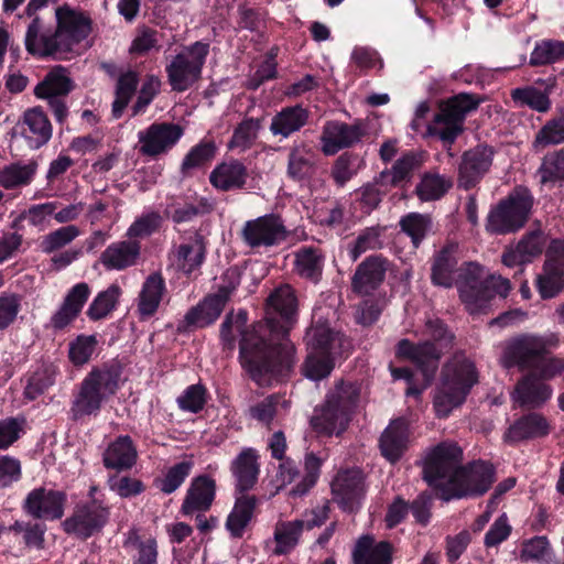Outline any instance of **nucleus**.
Wrapping results in <instances>:
<instances>
[{"label":"nucleus","mask_w":564,"mask_h":564,"mask_svg":"<svg viewBox=\"0 0 564 564\" xmlns=\"http://www.w3.org/2000/svg\"><path fill=\"white\" fill-rule=\"evenodd\" d=\"M297 301L290 285L275 289L268 299L267 317L242 330L247 313L228 314L221 324V339L230 347L234 332L241 333L240 362L259 384L267 383L290 366L292 347L285 336L294 323Z\"/></svg>","instance_id":"nucleus-1"},{"label":"nucleus","mask_w":564,"mask_h":564,"mask_svg":"<svg viewBox=\"0 0 564 564\" xmlns=\"http://www.w3.org/2000/svg\"><path fill=\"white\" fill-rule=\"evenodd\" d=\"M324 267V254L315 247H301L295 252V270L302 278L317 282Z\"/></svg>","instance_id":"nucleus-42"},{"label":"nucleus","mask_w":564,"mask_h":564,"mask_svg":"<svg viewBox=\"0 0 564 564\" xmlns=\"http://www.w3.org/2000/svg\"><path fill=\"white\" fill-rule=\"evenodd\" d=\"M64 501L61 491L35 488L26 496L24 509L34 518L58 519L64 513Z\"/></svg>","instance_id":"nucleus-23"},{"label":"nucleus","mask_w":564,"mask_h":564,"mask_svg":"<svg viewBox=\"0 0 564 564\" xmlns=\"http://www.w3.org/2000/svg\"><path fill=\"white\" fill-rule=\"evenodd\" d=\"M118 375L110 368H94L74 394L70 415L73 420L97 415L102 404L116 393Z\"/></svg>","instance_id":"nucleus-8"},{"label":"nucleus","mask_w":564,"mask_h":564,"mask_svg":"<svg viewBox=\"0 0 564 564\" xmlns=\"http://www.w3.org/2000/svg\"><path fill=\"white\" fill-rule=\"evenodd\" d=\"M138 452L132 440L124 435L111 442L104 452L102 460L106 468L127 470L135 464Z\"/></svg>","instance_id":"nucleus-33"},{"label":"nucleus","mask_w":564,"mask_h":564,"mask_svg":"<svg viewBox=\"0 0 564 564\" xmlns=\"http://www.w3.org/2000/svg\"><path fill=\"white\" fill-rule=\"evenodd\" d=\"M308 120V111L300 105L282 108L276 112L269 127L273 135L289 138L300 131Z\"/></svg>","instance_id":"nucleus-34"},{"label":"nucleus","mask_w":564,"mask_h":564,"mask_svg":"<svg viewBox=\"0 0 564 564\" xmlns=\"http://www.w3.org/2000/svg\"><path fill=\"white\" fill-rule=\"evenodd\" d=\"M138 83V74L133 70H128L119 77L116 89V99L112 104V113L115 118H119L122 115L123 109L127 107L137 89Z\"/></svg>","instance_id":"nucleus-50"},{"label":"nucleus","mask_w":564,"mask_h":564,"mask_svg":"<svg viewBox=\"0 0 564 564\" xmlns=\"http://www.w3.org/2000/svg\"><path fill=\"white\" fill-rule=\"evenodd\" d=\"M141 246L137 240H122L110 243L100 256L107 270L121 271L137 264Z\"/></svg>","instance_id":"nucleus-29"},{"label":"nucleus","mask_w":564,"mask_h":564,"mask_svg":"<svg viewBox=\"0 0 564 564\" xmlns=\"http://www.w3.org/2000/svg\"><path fill=\"white\" fill-rule=\"evenodd\" d=\"M532 204L533 198L527 188L514 189L491 209L487 217V230L492 234H508L520 229L529 217Z\"/></svg>","instance_id":"nucleus-9"},{"label":"nucleus","mask_w":564,"mask_h":564,"mask_svg":"<svg viewBox=\"0 0 564 564\" xmlns=\"http://www.w3.org/2000/svg\"><path fill=\"white\" fill-rule=\"evenodd\" d=\"M316 172V154L304 142L294 143L288 154L286 175L301 182L311 178Z\"/></svg>","instance_id":"nucleus-31"},{"label":"nucleus","mask_w":564,"mask_h":564,"mask_svg":"<svg viewBox=\"0 0 564 564\" xmlns=\"http://www.w3.org/2000/svg\"><path fill=\"white\" fill-rule=\"evenodd\" d=\"M184 133L180 124L154 122L138 132V150L142 155L158 158L171 151Z\"/></svg>","instance_id":"nucleus-15"},{"label":"nucleus","mask_w":564,"mask_h":564,"mask_svg":"<svg viewBox=\"0 0 564 564\" xmlns=\"http://www.w3.org/2000/svg\"><path fill=\"white\" fill-rule=\"evenodd\" d=\"M354 564H391V546L388 542H375L369 535L361 536L352 552Z\"/></svg>","instance_id":"nucleus-35"},{"label":"nucleus","mask_w":564,"mask_h":564,"mask_svg":"<svg viewBox=\"0 0 564 564\" xmlns=\"http://www.w3.org/2000/svg\"><path fill=\"white\" fill-rule=\"evenodd\" d=\"M359 388L351 382H340L327 394L326 401L316 408L311 419L312 427L326 435L341 433L348 425L357 405Z\"/></svg>","instance_id":"nucleus-7"},{"label":"nucleus","mask_w":564,"mask_h":564,"mask_svg":"<svg viewBox=\"0 0 564 564\" xmlns=\"http://www.w3.org/2000/svg\"><path fill=\"white\" fill-rule=\"evenodd\" d=\"M23 121L28 127L25 135L31 148L37 149L48 142L52 137V126L41 108L35 107L25 111Z\"/></svg>","instance_id":"nucleus-39"},{"label":"nucleus","mask_w":564,"mask_h":564,"mask_svg":"<svg viewBox=\"0 0 564 564\" xmlns=\"http://www.w3.org/2000/svg\"><path fill=\"white\" fill-rule=\"evenodd\" d=\"M557 338L555 335L546 337L524 335L507 341L500 357V362L505 368L514 366L521 369L533 366L535 360L542 356L549 347L555 346Z\"/></svg>","instance_id":"nucleus-13"},{"label":"nucleus","mask_w":564,"mask_h":564,"mask_svg":"<svg viewBox=\"0 0 564 564\" xmlns=\"http://www.w3.org/2000/svg\"><path fill=\"white\" fill-rule=\"evenodd\" d=\"M122 291L118 284H111L101 291L90 303L87 315L93 321L107 317L117 306Z\"/></svg>","instance_id":"nucleus-46"},{"label":"nucleus","mask_w":564,"mask_h":564,"mask_svg":"<svg viewBox=\"0 0 564 564\" xmlns=\"http://www.w3.org/2000/svg\"><path fill=\"white\" fill-rule=\"evenodd\" d=\"M254 501L252 498L245 497L237 500L234 510L227 519V529L235 536H240L243 529L252 517Z\"/></svg>","instance_id":"nucleus-53"},{"label":"nucleus","mask_w":564,"mask_h":564,"mask_svg":"<svg viewBox=\"0 0 564 564\" xmlns=\"http://www.w3.org/2000/svg\"><path fill=\"white\" fill-rule=\"evenodd\" d=\"M231 471L240 491L251 489L259 475L258 455L254 449H243L231 464Z\"/></svg>","instance_id":"nucleus-36"},{"label":"nucleus","mask_w":564,"mask_h":564,"mask_svg":"<svg viewBox=\"0 0 564 564\" xmlns=\"http://www.w3.org/2000/svg\"><path fill=\"white\" fill-rule=\"evenodd\" d=\"M55 17L57 28L54 33L45 29L41 17L33 18L24 39L25 50L30 54L62 58L90 33L89 19L69 7L57 8Z\"/></svg>","instance_id":"nucleus-3"},{"label":"nucleus","mask_w":564,"mask_h":564,"mask_svg":"<svg viewBox=\"0 0 564 564\" xmlns=\"http://www.w3.org/2000/svg\"><path fill=\"white\" fill-rule=\"evenodd\" d=\"M409 444V424L404 419L392 421L380 437L382 456L390 463H395L406 451Z\"/></svg>","instance_id":"nucleus-27"},{"label":"nucleus","mask_w":564,"mask_h":564,"mask_svg":"<svg viewBox=\"0 0 564 564\" xmlns=\"http://www.w3.org/2000/svg\"><path fill=\"white\" fill-rule=\"evenodd\" d=\"M460 462L462 451L453 443L437 445L425 457L423 477L445 501L481 496L494 482L490 464L479 460L460 467Z\"/></svg>","instance_id":"nucleus-2"},{"label":"nucleus","mask_w":564,"mask_h":564,"mask_svg":"<svg viewBox=\"0 0 564 564\" xmlns=\"http://www.w3.org/2000/svg\"><path fill=\"white\" fill-rule=\"evenodd\" d=\"M165 293V280L160 273L154 272L147 276L137 299V311L142 319L156 313Z\"/></svg>","instance_id":"nucleus-28"},{"label":"nucleus","mask_w":564,"mask_h":564,"mask_svg":"<svg viewBox=\"0 0 564 564\" xmlns=\"http://www.w3.org/2000/svg\"><path fill=\"white\" fill-rule=\"evenodd\" d=\"M205 253L203 236L194 232L174 249L171 254V263L177 271L191 275L204 263Z\"/></svg>","instance_id":"nucleus-21"},{"label":"nucleus","mask_w":564,"mask_h":564,"mask_svg":"<svg viewBox=\"0 0 564 564\" xmlns=\"http://www.w3.org/2000/svg\"><path fill=\"white\" fill-rule=\"evenodd\" d=\"M328 517V507H317L305 512L301 519L280 520L274 525L273 554L285 555L291 553L300 543L302 533L322 525Z\"/></svg>","instance_id":"nucleus-12"},{"label":"nucleus","mask_w":564,"mask_h":564,"mask_svg":"<svg viewBox=\"0 0 564 564\" xmlns=\"http://www.w3.org/2000/svg\"><path fill=\"white\" fill-rule=\"evenodd\" d=\"M520 560L539 564H558L545 536L525 540L521 545Z\"/></svg>","instance_id":"nucleus-45"},{"label":"nucleus","mask_w":564,"mask_h":564,"mask_svg":"<svg viewBox=\"0 0 564 564\" xmlns=\"http://www.w3.org/2000/svg\"><path fill=\"white\" fill-rule=\"evenodd\" d=\"M400 226L411 237L414 246H417L432 230V219L429 215L410 213L401 218Z\"/></svg>","instance_id":"nucleus-51"},{"label":"nucleus","mask_w":564,"mask_h":564,"mask_svg":"<svg viewBox=\"0 0 564 564\" xmlns=\"http://www.w3.org/2000/svg\"><path fill=\"white\" fill-rule=\"evenodd\" d=\"M492 156L494 150L486 145H478L466 151L458 169V185L465 189L476 186L489 171Z\"/></svg>","instance_id":"nucleus-18"},{"label":"nucleus","mask_w":564,"mask_h":564,"mask_svg":"<svg viewBox=\"0 0 564 564\" xmlns=\"http://www.w3.org/2000/svg\"><path fill=\"white\" fill-rule=\"evenodd\" d=\"M456 247L447 246L436 256L432 265V282L435 285L451 288L455 280V268L457 258L455 256Z\"/></svg>","instance_id":"nucleus-40"},{"label":"nucleus","mask_w":564,"mask_h":564,"mask_svg":"<svg viewBox=\"0 0 564 564\" xmlns=\"http://www.w3.org/2000/svg\"><path fill=\"white\" fill-rule=\"evenodd\" d=\"M208 52L207 43L195 42L172 59L166 73L173 90L184 91L199 79Z\"/></svg>","instance_id":"nucleus-11"},{"label":"nucleus","mask_w":564,"mask_h":564,"mask_svg":"<svg viewBox=\"0 0 564 564\" xmlns=\"http://www.w3.org/2000/svg\"><path fill=\"white\" fill-rule=\"evenodd\" d=\"M425 335L430 339L417 345L408 339L399 341L397 355L415 364L429 382L434 376L441 356L452 347L454 336L437 318L426 322Z\"/></svg>","instance_id":"nucleus-6"},{"label":"nucleus","mask_w":564,"mask_h":564,"mask_svg":"<svg viewBox=\"0 0 564 564\" xmlns=\"http://www.w3.org/2000/svg\"><path fill=\"white\" fill-rule=\"evenodd\" d=\"M478 382V371L473 360L464 354H456L442 371L441 384L434 397L436 414L446 417L463 404L470 389Z\"/></svg>","instance_id":"nucleus-4"},{"label":"nucleus","mask_w":564,"mask_h":564,"mask_svg":"<svg viewBox=\"0 0 564 564\" xmlns=\"http://www.w3.org/2000/svg\"><path fill=\"white\" fill-rule=\"evenodd\" d=\"M107 518V509L91 503L77 508L74 514L63 522V527L67 533L88 538L105 524Z\"/></svg>","instance_id":"nucleus-24"},{"label":"nucleus","mask_w":564,"mask_h":564,"mask_svg":"<svg viewBox=\"0 0 564 564\" xmlns=\"http://www.w3.org/2000/svg\"><path fill=\"white\" fill-rule=\"evenodd\" d=\"M161 224V216L158 213H148L133 221L127 231L130 240L143 238L154 232Z\"/></svg>","instance_id":"nucleus-64"},{"label":"nucleus","mask_w":564,"mask_h":564,"mask_svg":"<svg viewBox=\"0 0 564 564\" xmlns=\"http://www.w3.org/2000/svg\"><path fill=\"white\" fill-rule=\"evenodd\" d=\"M381 229L379 227H368L364 229L349 246V256L356 261L362 253L377 250L382 247Z\"/></svg>","instance_id":"nucleus-55"},{"label":"nucleus","mask_w":564,"mask_h":564,"mask_svg":"<svg viewBox=\"0 0 564 564\" xmlns=\"http://www.w3.org/2000/svg\"><path fill=\"white\" fill-rule=\"evenodd\" d=\"M511 97L517 105L527 106L538 112H547L551 109L547 93L532 86L513 89Z\"/></svg>","instance_id":"nucleus-49"},{"label":"nucleus","mask_w":564,"mask_h":564,"mask_svg":"<svg viewBox=\"0 0 564 564\" xmlns=\"http://www.w3.org/2000/svg\"><path fill=\"white\" fill-rule=\"evenodd\" d=\"M364 133L365 130L360 123L329 121L324 126L321 135L322 150L326 155H333L360 141Z\"/></svg>","instance_id":"nucleus-20"},{"label":"nucleus","mask_w":564,"mask_h":564,"mask_svg":"<svg viewBox=\"0 0 564 564\" xmlns=\"http://www.w3.org/2000/svg\"><path fill=\"white\" fill-rule=\"evenodd\" d=\"M285 237V227L282 220L274 215H265L248 220L241 229L243 242L252 249L279 245Z\"/></svg>","instance_id":"nucleus-16"},{"label":"nucleus","mask_w":564,"mask_h":564,"mask_svg":"<svg viewBox=\"0 0 564 564\" xmlns=\"http://www.w3.org/2000/svg\"><path fill=\"white\" fill-rule=\"evenodd\" d=\"M422 163L421 156L414 152H409L401 156L392 166L391 171L382 173V177L391 176V183L398 184L406 180L413 170Z\"/></svg>","instance_id":"nucleus-62"},{"label":"nucleus","mask_w":564,"mask_h":564,"mask_svg":"<svg viewBox=\"0 0 564 564\" xmlns=\"http://www.w3.org/2000/svg\"><path fill=\"white\" fill-rule=\"evenodd\" d=\"M456 285L462 302L471 314L485 312L496 294L506 297L511 290L510 281L501 275L482 279L481 267L471 262L459 269Z\"/></svg>","instance_id":"nucleus-5"},{"label":"nucleus","mask_w":564,"mask_h":564,"mask_svg":"<svg viewBox=\"0 0 564 564\" xmlns=\"http://www.w3.org/2000/svg\"><path fill=\"white\" fill-rule=\"evenodd\" d=\"M215 144L213 142H200L193 147L185 155L181 170L185 174L189 170L196 169L212 160L215 155Z\"/></svg>","instance_id":"nucleus-61"},{"label":"nucleus","mask_w":564,"mask_h":564,"mask_svg":"<svg viewBox=\"0 0 564 564\" xmlns=\"http://www.w3.org/2000/svg\"><path fill=\"white\" fill-rule=\"evenodd\" d=\"M536 288L542 299H552L564 288V240L551 242Z\"/></svg>","instance_id":"nucleus-17"},{"label":"nucleus","mask_w":564,"mask_h":564,"mask_svg":"<svg viewBox=\"0 0 564 564\" xmlns=\"http://www.w3.org/2000/svg\"><path fill=\"white\" fill-rule=\"evenodd\" d=\"M550 425L544 416L539 413H530L514 422L506 433L510 442H519L527 438L542 437L549 434Z\"/></svg>","instance_id":"nucleus-37"},{"label":"nucleus","mask_w":564,"mask_h":564,"mask_svg":"<svg viewBox=\"0 0 564 564\" xmlns=\"http://www.w3.org/2000/svg\"><path fill=\"white\" fill-rule=\"evenodd\" d=\"M259 130V120L251 118L242 121L234 131V135L229 142V148L246 151L256 141Z\"/></svg>","instance_id":"nucleus-57"},{"label":"nucleus","mask_w":564,"mask_h":564,"mask_svg":"<svg viewBox=\"0 0 564 564\" xmlns=\"http://www.w3.org/2000/svg\"><path fill=\"white\" fill-rule=\"evenodd\" d=\"M216 485L207 476H199L192 480L182 505L184 514L207 511L215 498Z\"/></svg>","instance_id":"nucleus-30"},{"label":"nucleus","mask_w":564,"mask_h":564,"mask_svg":"<svg viewBox=\"0 0 564 564\" xmlns=\"http://www.w3.org/2000/svg\"><path fill=\"white\" fill-rule=\"evenodd\" d=\"M564 57V42L554 40H544L536 43L530 56V64L546 65L552 64Z\"/></svg>","instance_id":"nucleus-52"},{"label":"nucleus","mask_w":564,"mask_h":564,"mask_svg":"<svg viewBox=\"0 0 564 564\" xmlns=\"http://www.w3.org/2000/svg\"><path fill=\"white\" fill-rule=\"evenodd\" d=\"M36 163L10 164L0 171V185L11 189L31 183L36 172Z\"/></svg>","instance_id":"nucleus-47"},{"label":"nucleus","mask_w":564,"mask_h":564,"mask_svg":"<svg viewBox=\"0 0 564 564\" xmlns=\"http://www.w3.org/2000/svg\"><path fill=\"white\" fill-rule=\"evenodd\" d=\"M551 397L550 388L534 375H529L521 380L513 392L514 402L522 406L534 408L545 402Z\"/></svg>","instance_id":"nucleus-38"},{"label":"nucleus","mask_w":564,"mask_h":564,"mask_svg":"<svg viewBox=\"0 0 564 564\" xmlns=\"http://www.w3.org/2000/svg\"><path fill=\"white\" fill-rule=\"evenodd\" d=\"M545 243L546 236L541 229L529 231L514 247L506 249L501 261L509 268L530 263L543 252Z\"/></svg>","instance_id":"nucleus-22"},{"label":"nucleus","mask_w":564,"mask_h":564,"mask_svg":"<svg viewBox=\"0 0 564 564\" xmlns=\"http://www.w3.org/2000/svg\"><path fill=\"white\" fill-rule=\"evenodd\" d=\"M72 88L66 70L63 67H55L36 85L34 94L42 99L59 98L66 96Z\"/></svg>","instance_id":"nucleus-41"},{"label":"nucleus","mask_w":564,"mask_h":564,"mask_svg":"<svg viewBox=\"0 0 564 564\" xmlns=\"http://www.w3.org/2000/svg\"><path fill=\"white\" fill-rule=\"evenodd\" d=\"M193 468V462L182 460L170 467L165 476L159 481V488L164 494H172L185 481Z\"/></svg>","instance_id":"nucleus-59"},{"label":"nucleus","mask_w":564,"mask_h":564,"mask_svg":"<svg viewBox=\"0 0 564 564\" xmlns=\"http://www.w3.org/2000/svg\"><path fill=\"white\" fill-rule=\"evenodd\" d=\"M97 338L94 335H80L69 344L68 357L73 365L87 364L96 351Z\"/></svg>","instance_id":"nucleus-58"},{"label":"nucleus","mask_w":564,"mask_h":564,"mask_svg":"<svg viewBox=\"0 0 564 564\" xmlns=\"http://www.w3.org/2000/svg\"><path fill=\"white\" fill-rule=\"evenodd\" d=\"M225 276L229 279L227 285H221L217 293L206 296L186 313L184 322L187 327L203 328L219 317L231 293L240 283L236 270H228Z\"/></svg>","instance_id":"nucleus-14"},{"label":"nucleus","mask_w":564,"mask_h":564,"mask_svg":"<svg viewBox=\"0 0 564 564\" xmlns=\"http://www.w3.org/2000/svg\"><path fill=\"white\" fill-rule=\"evenodd\" d=\"M79 235L80 231L76 226H64L45 235L41 240L40 248L44 253H52L69 245Z\"/></svg>","instance_id":"nucleus-54"},{"label":"nucleus","mask_w":564,"mask_h":564,"mask_svg":"<svg viewBox=\"0 0 564 564\" xmlns=\"http://www.w3.org/2000/svg\"><path fill=\"white\" fill-rule=\"evenodd\" d=\"M564 143V106L536 132L532 147L541 151Z\"/></svg>","instance_id":"nucleus-43"},{"label":"nucleus","mask_w":564,"mask_h":564,"mask_svg":"<svg viewBox=\"0 0 564 564\" xmlns=\"http://www.w3.org/2000/svg\"><path fill=\"white\" fill-rule=\"evenodd\" d=\"M335 357L336 355L308 349L307 357L302 367L304 376L315 381L327 377L334 368Z\"/></svg>","instance_id":"nucleus-48"},{"label":"nucleus","mask_w":564,"mask_h":564,"mask_svg":"<svg viewBox=\"0 0 564 564\" xmlns=\"http://www.w3.org/2000/svg\"><path fill=\"white\" fill-rule=\"evenodd\" d=\"M285 408V401L278 395H270L250 408V415L257 421L269 425Z\"/></svg>","instance_id":"nucleus-60"},{"label":"nucleus","mask_w":564,"mask_h":564,"mask_svg":"<svg viewBox=\"0 0 564 564\" xmlns=\"http://www.w3.org/2000/svg\"><path fill=\"white\" fill-rule=\"evenodd\" d=\"M109 488L121 498H131L144 490L141 480L128 476H112L108 480Z\"/></svg>","instance_id":"nucleus-63"},{"label":"nucleus","mask_w":564,"mask_h":564,"mask_svg":"<svg viewBox=\"0 0 564 564\" xmlns=\"http://www.w3.org/2000/svg\"><path fill=\"white\" fill-rule=\"evenodd\" d=\"M388 261L381 256H371L364 260L352 276V289L360 295L376 290L384 280Z\"/></svg>","instance_id":"nucleus-26"},{"label":"nucleus","mask_w":564,"mask_h":564,"mask_svg":"<svg viewBox=\"0 0 564 564\" xmlns=\"http://www.w3.org/2000/svg\"><path fill=\"white\" fill-rule=\"evenodd\" d=\"M306 341L308 349L336 356L341 355L349 346L344 336L332 328L327 321H323L322 316L317 317V312L314 313V324L306 333Z\"/></svg>","instance_id":"nucleus-19"},{"label":"nucleus","mask_w":564,"mask_h":564,"mask_svg":"<svg viewBox=\"0 0 564 564\" xmlns=\"http://www.w3.org/2000/svg\"><path fill=\"white\" fill-rule=\"evenodd\" d=\"M451 187V178L436 172H427L422 175L415 193L422 202H432L442 198Z\"/></svg>","instance_id":"nucleus-44"},{"label":"nucleus","mask_w":564,"mask_h":564,"mask_svg":"<svg viewBox=\"0 0 564 564\" xmlns=\"http://www.w3.org/2000/svg\"><path fill=\"white\" fill-rule=\"evenodd\" d=\"M248 178L246 165L235 159L218 164L209 175L210 184L224 192L242 188Z\"/></svg>","instance_id":"nucleus-32"},{"label":"nucleus","mask_w":564,"mask_h":564,"mask_svg":"<svg viewBox=\"0 0 564 564\" xmlns=\"http://www.w3.org/2000/svg\"><path fill=\"white\" fill-rule=\"evenodd\" d=\"M539 175L542 183L564 180V148L544 156Z\"/></svg>","instance_id":"nucleus-56"},{"label":"nucleus","mask_w":564,"mask_h":564,"mask_svg":"<svg viewBox=\"0 0 564 564\" xmlns=\"http://www.w3.org/2000/svg\"><path fill=\"white\" fill-rule=\"evenodd\" d=\"M479 100L471 95L460 94L442 104L440 111L427 127L430 135L452 143L463 131L466 116L475 110Z\"/></svg>","instance_id":"nucleus-10"},{"label":"nucleus","mask_w":564,"mask_h":564,"mask_svg":"<svg viewBox=\"0 0 564 564\" xmlns=\"http://www.w3.org/2000/svg\"><path fill=\"white\" fill-rule=\"evenodd\" d=\"M334 499L345 509L352 511L364 492L362 474L358 469L339 471L332 482Z\"/></svg>","instance_id":"nucleus-25"}]
</instances>
